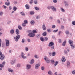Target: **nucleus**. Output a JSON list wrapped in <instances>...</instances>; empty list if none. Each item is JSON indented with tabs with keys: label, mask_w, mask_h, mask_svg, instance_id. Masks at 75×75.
Listing matches in <instances>:
<instances>
[{
	"label": "nucleus",
	"mask_w": 75,
	"mask_h": 75,
	"mask_svg": "<svg viewBox=\"0 0 75 75\" xmlns=\"http://www.w3.org/2000/svg\"><path fill=\"white\" fill-rule=\"evenodd\" d=\"M45 41H47V40H48V38H45Z\"/></svg>",
	"instance_id": "46"
},
{
	"label": "nucleus",
	"mask_w": 75,
	"mask_h": 75,
	"mask_svg": "<svg viewBox=\"0 0 75 75\" xmlns=\"http://www.w3.org/2000/svg\"><path fill=\"white\" fill-rule=\"evenodd\" d=\"M55 27V25H53L52 26V28H54Z\"/></svg>",
	"instance_id": "49"
},
{
	"label": "nucleus",
	"mask_w": 75,
	"mask_h": 75,
	"mask_svg": "<svg viewBox=\"0 0 75 75\" xmlns=\"http://www.w3.org/2000/svg\"><path fill=\"white\" fill-rule=\"evenodd\" d=\"M35 8L36 10H39V8L37 7H35Z\"/></svg>",
	"instance_id": "36"
},
{
	"label": "nucleus",
	"mask_w": 75,
	"mask_h": 75,
	"mask_svg": "<svg viewBox=\"0 0 75 75\" xmlns=\"http://www.w3.org/2000/svg\"><path fill=\"white\" fill-rule=\"evenodd\" d=\"M6 46H8L9 45V43L10 42L9 40H6Z\"/></svg>",
	"instance_id": "7"
},
{
	"label": "nucleus",
	"mask_w": 75,
	"mask_h": 75,
	"mask_svg": "<svg viewBox=\"0 0 75 75\" xmlns=\"http://www.w3.org/2000/svg\"><path fill=\"white\" fill-rule=\"evenodd\" d=\"M16 33L17 35L19 34V30H18V29H16Z\"/></svg>",
	"instance_id": "16"
},
{
	"label": "nucleus",
	"mask_w": 75,
	"mask_h": 75,
	"mask_svg": "<svg viewBox=\"0 0 75 75\" xmlns=\"http://www.w3.org/2000/svg\"><path fill=\"white\" fill-rule=\"evenodd\" d=\"M72 73L73 74H75V71H73L72 72Z\"/></svg>",
	"instance_id": "50"
},
{
	"label": "nucleus",
	"mask_w": 75,
	"mask_h": 75,
	"mask_svg": "<svg viewBox=\"0 0 75 75\" xmlns=\"http://www.w3.org/2000/svg\"><path fill=\"white\" fill-rule=\"evenodd\" d=\"M69 43L70 44V46H71V48L74 49L75 48V46L74 45V44H73V42L71 40H69Z\"/></svg>",
	"instance_id": "2"
},
{
	"label": "nucleus",
	"mask_w": 75,
	"mask_h": 75,
	"mask_svg": "<svg viewBox=\"0 0 75 75\" xmlns=\"http://www.w3.org/2000/svg\"><path fill=\"white\" fill-rule=\"evenodd\" d=\"M66 42H67V41H65L63 43L62 45L63 46H65V44H66Z\"/></svg>",
	"instance_id": "18"
},
{
	"label": "nucleus",
	"mask_w": 75,
	"mask_h": 75,
	"mask_svg": "<svg viewBox=\"0 0 75 75\" xmlns=\"http://www.w3.org/2000/svg\"><path fill=\"white\" fill-rule=\"evenodd\" d=\"M22 58L23 59H25L26 58V57L24 56V54L23 52H21Z\"/></svg>",
	"instance_id": "5"
},
{
	"label": "nucleus",
	"mask_w": 75,
	"mask_h": 75,
	"mask_svg": "<svg viewBox=\"0 0 75 75\" xmlns=\"http://www.w3.org/2000/svg\"><path fill=\"white\" fill-rule=\"evenodd\" d=\"M2 14H3V12H0V16H2Z\"/></svg>",
	"instance_id": "55"
},
{
	"label": "nucleus",
	"mask_w": 75,
	"mask_h": 75,
	"mask_svg": "<svg viewBox=\"0 0 75 75\" xmlns=\"http://www.w3.org/2000/svg\"><path fill=\"white\" fill-rule=\"evenodd\" d=\"M44 59L45 60L47 63H50V61L48 59V58H47L46 57H45Z\"/></svg>",
	"instance_id": "8"
},
{
	"label": "nucleus",
	"mask_w": 75,
	"mask_h": 75,
	"mask_svg": "<svg viewBox=\"0 0 75 75\" xmlns=\"http://www.w3.org/2000/svg\"><path fill=\"white\" fill-rule=\"evenodd\" d=\"M54 75H57V72L55 73H54Z\"/></svg>",
	"instance_id": "63"
},
{
	"label": "nucleus",
	"mask_w": 75,
	"mask_h": 75,
	"mask_svg": "<svg viewBox=\"0 0 75 75\" xmlns=\"http://www.w3.org/2000/svg\"><path fill=\"white\" fill-rule=\"evenodd\" d=\"M21 14L22 16H24L25 15V14H24V12H21Z\"/></svg>",
	"instance_id": "27"
},
{
	"label": "nucleus",
	"mask_w": 75,
	"mask_h": 75,
	"mask_svg": "<svg viewBox=\"0 0 75 75\" xmlns=\"http://www.w3.org/2000/svg\"><path fill=\"white\" fill-rule=\"evenodd\" d=\"M54 44V42H50L49 44V47H51V46L53 45Z\"/></svg>",
	"instance_id": "10"
},
{
	"label": "nucleus",
	"mask_w": 75,
	"mask_h": 75,
	"mask_svg": "<svg viewBox=\"0 0 75 75\" xmlns=\"http://www.w3.org/2000/svg\"><path fill=\"white\" fill-rule=\"evenodd\" d=\"M61 28H62V29H64V26H61Z\"/></svg>",
	"instance_id": "51"
},
{
	"label": "nucleus",
	"mask_w": 75,
	"mask_h": 75,
	"mask_svg": "<svg viewBox=\"0 0 75 75\" xmlns=\"http://www.w3.org/2000/svg\"><path fill=\"white\" fill-rule=\"evenodd\" d=\"M47 32L48 33H50V32H51V30L50 29H47Z\"/></svg>",
	"instance_id": "32"
},
{
	"label": "nucleus",
	"mask_w": 75,
	"mask_h": 75,
	"mask_svg": "<svg viewBox=\"0 0 75 75\" xmlns=\"http://www.w3.org/2000/svg\"><path fill=\"white\" fill-rule=\"evenodd\" d=\"M10 32L11 34H13L14 33V30H11Z\"/></svg>",
	"instance_id": "20"
},
{
	"label": "nucleus",
	"mask_w": 75,
	"mask_h": 75,
	"mask_svg": "<svg viewBox=\"0 0 75 75\" xmlns=\"http://www.w3.org/2000/svg\"><path fill=\"white\" fill-rule=\"evenodd\" d=\"M58 42L59 43H61V42H62V41H61V40L60 39L59 40Z\"/></svg>",
	"instance_id": "41"
},
{
	"label": "nucleus",
	"mask_w": 75,
	"mask_h": 75,
	"mask_svg": "<svg viewBox=\"0 0 75 75\" xmlns=\"http://www.w3.org/2000/svg\"><path fill=\"white\" fill-rule=\"evenodd\" d=\"M61 33V31H60L59 33V35Z\"/></svg>",
	"instance_id": "62"
},
{
	"label": "nucleus",
	"mask_w": 75,
	"mask_h": 75,
	"mask_svg": "<svg viewBox=\"0 0 75 75\" xmlns=\"http://www.w3.org/2000/svg\"><path fill=\"white\" fill-rule=\"evenodd\" d=\"M61 10L63 12H65V10L64 9L62 8H61Z\"/></svg>",
	"instance_id": "33"
},
{
	"label": "nucleus",
	"mask_w": 75,
	"mask_h": 75,
	"mask_svg": "<svg viewBox=\"0 0 75 75\" xmlns=\"http://www.w3.org/2000/svg\"><path fill=\"white\" fill-rule=\"evenodd\" d=\"M33 33H31L28 34V35L29 37H33L35 36V34L34 33H36L37 31L36 30H33Z\"/></svg>",
	"instance_id": "1"
},
{
	"label": "nucleus",
	"mask_w": 75,
	"mask_h": 75,
	"mask_svg": "<svg viewBox=\"0 0 75 75\" xmlns=\"http://www.w3.org/2000/svg\"><path fill=\"white\" fill-rule=\"evenodd\" d=\"M3 7H4V8H7V6H5L3 5Z\"/></svg>",
	"instance_id": "44"
},
{
	"label": "nucleus",
	"mask_w": 75,
	"mask_h": 75,
	"mask_svg": "<svg viewBox=\"0 0 75 75\" xmlns=\"http://www.w3.org/2000/svg\"><path fill=\"white\" fill-rule=\"evenodd\" d=\"M9 10H11V9H12V8H11V6L9 7Z\"/></svg>",
	"instance_id": "58"
},
{
	"label": "nucleus",
	"mask_w": 75,
	"mask_h": 75,
	"mask_svg": "<svg viewBox=\"0 0 75 75\" xmlns=\"http://www.w3.org/2000/svg\"><path fill=\"white\" fill-rule=\"evenodd\" d=\"M27 23H28L27 21L26 20H25L24 21V23L22 24V25H23V27H24L26 25V24H27Z\"/></svg>",
	"instance_id": "4"
},
{
	"label": "nucleus",
	"mask_w": 75,
	"mask_h": 75,
	"mask_svg": "<svg viewBox=\"0 0 75 75\" xmlns=\"http://www.w3.org/2000/svg\"><path fill=\"white\" fill-rule=\"evenodd\" d=\"M30 23L31 24H34V21H31Z\"/></svg>",
	"instance_id": "26"
},
{
	"label": "nucleus",
	"mask_w": 75,
	"mask_h": 75,
	"mask_svg": "<svg viewBox=\"0 0 75 75\" xmlns=\"http://www.w3.org/2000/svg\"><path fill=\"white\" fill-rule=\"evenodd\" d=\"M41 69L43 71L44 70V67H41Z\"/></svg>",
	"instance_id": "40"
},
{
	"label": "nucleus",
	"mask_w": 75,
	"mask_h": 75,
	"mask_svg": "<svg viewBox=\"0 0 75 75\" xmlns=\"http://www.w3.org/2000/svg\"><path fill=\"white\" fill-rule=\"evenodd\" d=\"M53 2L54 3H56L57 2V0H54Z\"/></svg>",
	"instance_id": "42"
},
{
	"label": "nucleus",
	"mask_w": 75,
	"mask_h": 75,
	"mask_svg": "<svg viewBox=\"0 0 75 75\" xmlns=\"http://www.w3.org/2000/svg\"><path fill=\"white\" fill-rule=\"evenodd\" d=\"M14 38L15 39V40L16 41H18V39L19 38H20V35H18L16 37V38Z\"/></svg>",
	"instance_id": "6"
},
{
	"label": "nucleus",
	"mask_w": 75,
	"mask_h": 75,
	"mask_svg": "<svg viewBox=\"0 0 75 75\" xmlns=\"http://www.w3.org/2000/svg\"><path fill=\"white\" fill-rule=\"evenodd\" d=\"M1 39H0V47H1Z\"/></svg>",
	"instance_id": "56"
},
{
	"label": "nucleus",
	"mask_w": 75,
	"mask_h": 75,
	"mask_svg": "<svg viewBox=\"0 0 75 75\" xmlns=\"http://www.w3.org/2000/svg\"><path fill=\"white\" fill-rule=\"evenodd\" d=\"M3 67H4L3 65L2 64H0V67H1V68H3Z\"/></svg>",
	"instance_id": "48"
},
{
	"label": "nucleus",
	"mask_w": 75,
	"mask_h": 75,
	"mask_svg": "<svg viewBox=\"0 0 75 75\" xmlns=\"http://www.w3.org/2000/svg\"><path fill=\"white\" fill-rule=\"evenodd\" d=\"M62 62H65V61H66V59H65V57H63L62 59Z\"/></svg>",
	"instance_id": "11"
},
{
	"label": "nucleus",
	"mask_w": 75,
	"mask_h": 75,
	"mask_svg": "<svg viewBox=\"0 0 75 75\" xmlns=\"http://www.w3.org/2000/svg\"><path fill=\"white\" fill-rule=\"evenodd\" d=\"M17 67H20V64H18L17 65Z\"/></svg>",
	"instance_id": "52"
},
{
	"label": "nucleus",
	"mask_w": 75,
	"mask_h": 75,
	"mask_svg": "<svg viewBox=\"0 0 75 75\" xmlns=\"http://www.w3.org/2000/svg\"><path fill=\"white\" fill-rule=\"evenodd\" d=\"M66 34H69V32L68 31H66Z\"/></svg>",
	"instance_id": "47"
},
{
	"label": "nucleus",
	"mask_w": 75,
	"mask_h": 75,
	"mask_svg": "<svg viewBox=\"0 0 75 75\" xmlns=\"http://www.w3.org/2000/svg\"><path fill=\"white\" fill-rule=\"evenodd\" d=\"M57 31H58V29L56 30H54L53 31L54 33H56L57 32Z\"/></svg>",
	"instance_id": "31"
},
{
	"label": "nucleus",
	"mask_w": 75,
	"mask_h": 75,
	"mask_svg": "<svg viewBox=\"0 0 75 75\" xmlns=\"http://www.w3.org/2000/svg\"><path fill=\"white\" fill-rule=\"evenodd\" d=\"M51 62L52 64H54L55 63V61H54V60H52Z\"/></svg>",
	"instance_id": "30"
},
{
	"label": "nucleus",
	"mask_w": 75,
	"mask_h": 75,
	"mask_svg": "<svg viewBox=\"0 0 75 75\" xmlns=\"http://www.w3.org/2000/svg\"><path fill=\"white\" fill-rule=\"evenodd\" d=\"M18 28L19 29V30H21L22 28L21 26H18Z\"/></svg>",
	"instance_id": "38"
},
{
	"label": "nucleus",
	"mask_w": 75,
	"mask_h": 75,
	"mask_svg": "<svg viewBox=\"0 0 75 75\" xmlns=\"http://www.w3.org/2000/svg\"><path fill=\"white\" fill-rule=\"evenodd\" d=\"M51 48L52 49H54V46H52L51 47Z\"/></svg>",
	"instance_id": "59"
},
{
	"label": "nucleus",
	"mask_w": 75,
	"mask_h": 75,
	"mask_svg": "<svg viewBox=\"0 0 75 75\" xmlns=\"http://www.w3.org/2000/svg\"><path fill=\"white\" fill-rule=\"evenodd\" d=\"M25 7H26V8L27 9H29V6H28V5L27 4L26 5Z\"/></svg>",
	"instance_id": "22"
},
{
	"label": "nucleus",
	"mask_w": 75,
	"mask_h": 75,
	"mask_svg": "<svg viewBox=\"0 0 75 75\" xmlns=\"http://www.w3.org/2000/svg\"><path fill=\"white\" fill-rule=\"evenodd\" d=\"M10 2H6L5 3V4L7 6H9L10 5Z\"/></svg>",
	"instance_id": "17"
},
{
	"label": "nucleus",
	"mask_w": 75,
	"mask_h": 75,
	"mask_svg": "<svg viewBox=\"0 0 75 75\" xmlns=\"http://www.w3.org/2000/svg\"><path fill=\"white\" fill-rule=\"evenodd\" d=\"M35 58H38V56H37L36 55L35 56Z\"/></svg>",
	"instance_id": "39"
},
{
	"label": "nucleus",
	"mask_w": 75,
	"mask_h": 75,
	"mask_svg": "<svg viewBox=\"0 0 75 75\" xmlns=\"http://www.w3.org/2000/svg\"><path fill=\"white\" fill-rule=\"evenodd\" d=\"M8 70L9 72H13V70H12L11 69H8Z\"/></svg>",
	"instance_id": "14"
},
{
	"label": "nucleus",
	"mask_w": 75,
	"mask_h": 75,
	"mask_svg": "<svg viewBox=\"0 0 75 75\" xmlns=\"http://www.w3.org/2000/svg\"><path fill=\"white\" fill-rule=\"evenodd\" d=\"M22 42H24V40L23 39H22Z\"/></svg>",
	"instance_id": "57"
},
{
	"label": "nucleus",
	"mask_w": 75,
	"mask_h": 75,
	"mask_svg": "<svg viewBox=\"0 0 75 75\" xmlns=\"http://www.w3.org/2000/svg\"><path fill=\"white\" fill-rule=\"evenodd\" d=\"M46 35H47V32H44L42 34L43 36H45Z\"/></svg>",
	"instance_id": "21"
},
{
	"label": "nucleus",
	"mask_w": 75,
	"mask_h": 75,
	"mask_svg": "<svg viewBox=\"0 0 75 75\" xmlns=\"http://www.w3.org/2000/svg\"><path fill=\"white\" fill-rule=\"evenodd\" d=\"M0 56H1L0 59H4V56L3 54H2V53L1 52H0Z\"/></svg>",
	"instance_id": "3"
},
{
	"label": "nucleus",
	"mask_w": 75,
	"mask_h": 75,
	"mask_svg": "<svg viewBox=\"0 0 75 75\" xmlns=\"http://www.w3.org/2000/svg\"><path fill=\"white\" fill-rule=\"evenodd\" d=\"M58 62L57 61L54 64L55 66H56V65H57L58 64Z\"/></svg>",
	"instance_id": "28"
},
{
	"label": "nucleus",
	"mask_w": 75,
	"mask_h": 75,
	"mask_svg": "<svg viewBox=\"0 0 75 75\" xmlns=\"http://www.w3.org/2000/svg\"><path fill=\"white\" fill-rule=\"evenodd\" d=\"M34 62V60L33 59H32L30 62V64H33Z\"/></svg>",
	"instance_id": "19"
},
{
	"label": "nucleus",
	"mask_w": 75,
	"mask_h": 75,
	"mask_svg": "<svg viewBox=\"0 0 75 75\" xmlns=\"http://www.w3.org/2000/svg\"><path fill=\"white\" fill-rule=\"evenodd\" d=\"M67 66L68 67V66H69V65H70V62H67Z\"/></svg>",
	"instance_id": "23"
},
{
	"label": "nucleus",
	"mask_w": 75,
	"mask_h": 75,
	"mask_svg": "<svg viewBox=\"0 0 75 75\" xmlns=\"http://www.w3.org/2000/svg\"><path fill=\"white\" fill-rule=\"evenodd\" d=\"M30 14L31 15L34 14V12L33 11H31L30 12Z\"/></svg>",
	"instance_id": "24"
},
{
	"label": "nucleus",
	"mask_w": 75,
	"mask_h": 75,
	"mask_svg": "<svg viewBox=\"0 0 75 75\" xmlns=\"http://www.w3.org/2000/svg\"><path fill=\"white\" fill-rule=\"evenodd\" d=\"M40 40L41 41H44V38H40Z\"/></svg>",
	"instance_id": "35"
},
{
	"label": "nucleus",
	"mask_w": 75,
	"mask_h": 75,
	"mask_svg": "<svg viewBox=\"0 0 75 75\" xmlns=\"http://www.w3.org/2000/svg\"><path fill=\"white\" fill-rule=\"evenodd\" d=\"M33 1H30V4H33Z\"/></svg>",
	"instance_id": "60"
},
{
	"label": "nucleus",
	"mask_w": 75,
	"mask_h": 75,
	"mask_svg": "<svg viewBox=\"0 0 75 75\" xmlns=\"http://www.w3.org/2000/svg\"><path fill=\"white\" fill-rule=\"evenodd\" d=\"M72 24L73 25H75V21H73L72 22Z\"/></svg>",
	"instance_id": "43"
},
{
	"label": "nucleus",
	"mask_w": 75,
	"mask_h": 75,
	"mask_svg": "<svg viewBox=\"0 0 75 75\" xmlns=\"http://www.w3.org/2000/svg\"><path fill=\"white\" fill-rule=\"evenodd\" d=\"M34 2V3H35V4H36L37 3V1H35Z\"/></svg>",
	"instance_id": "45"
},
{
	"label": "nucleus",
	"mask_w": 75,
	"mask_h": 75,
	"mask_svg": "<svg viewBox=\"0 0 75 75\" xmlns=\"http://www.w3.org/2000/svg\"><path fill=\"white\" fill-rule=\"evenodd\" d=\"M28 42H30V41H31V40H30V39H28Z\"/></svg>",
	"instance_id": "53"
},
{
	"label": "nucleus",
	"mask_w": 75,
	"mask_h": 75,
	"mask_svg": "<svg viewBox=\"0 0 75 75\" xmlns=\"http://www.w3.org/2000/svg\"><path fill=\"white\" fill-rule=\"evenodd\" d=\"M31 66L30 65L27 64V67H26L27 69H30V68H31Z\"/></svg>",
	"instance_id": "13"
},
{
	"label": "nucleus",
	"mask_w": 75,
	"mask_h": 75,
	"mask_svg": "<svg viewBox=\"0 0 75 75\" xmlns=\"http://www.w3.org/2000/svg\"><path fill=\"white\" fill-rule=\"evenodd\" d=\"M64 53L65 54H67V51H65Z\"/></svg>",
	"instance_id": "64"
},
{
	"label": "nucleus",
	"mask_w": 75,
	"mask_h": 75,
	"mask_svg": "<svg viewBox=\"0 0 75 75\" xmlns=\"http://www.w3.org/2000/svg\"><path fill=\"white\" fill-rule=\"evenodd\" d=\"M51 8L53 10V11H55L56 10V8L54 6H51Z\"/></svg>",
	"instance_id": "12"
},
{
	"label": "nucleus",
	"mask_w": 75,
	"mask_h": 75,
	"mask_svg": "<svg viewBox=\"0 0 75 75\" xmlns=\"http://www.w3.org/2000/svg\"><path fill=\"white\" fill-rule=\"evenodd\" d=\"M25 50L26 51H28V47H26L25 48Z\"/></svg>",
	"instance_id": "34"
},
{
	"label": "nucleus",
	"mask_w": 75,
	"mask_h": 75,
	"mask_svg": "<svg viewBox=\"0 0 75 75\" xmlns=\"http://www.w3.org/2000/svg\"><path fill=\"white\" fill-rule=\"evenodd\" d=\"M2 64L3 65H5V64H6V62H3Z\"/></svg>",
	"instance_id": "54"
},
{
	"label": "nucleus",
	"mask_w": 75,
	"mask_h": 75,
	"mask_svg": "<svg viewBox=\"0 0 75 75\" xmlns=\"http://www.w3.org/2000/svg\"><path fill=\"white\" fill-rule=\"evenodd\" d=\"M42 28L43 30H46V27H45V25H43Z\"/></svg>",
	"instance_id": "15"
},
{
	"label": "nucleus",
	"mask_w": 75,
	"mask_h": 75,
	"mask_svg": "<svg viewBox=\"0 0 75 75\" xmlns=\"http://www.w3.org/2000/svg\"><path fill=\"white\" fill-rule=\"evenodd\" d=\"M48 74H49V75H51V74H52V73H51V71H49L48 72Z\"/></svg>",
	"instance_id": "37"
},
{
	"label": "nucleus",
	"mask_w": 75,
	"mask_h": 75,
	"mask_svg": "<svg viewBox=\"0 0 75 75\" xmlns=\"http://www.w3.org/2000/svg\"><path fill=\"white\" fill-rule=\"evenodd\" d=\"M13 9L14 11H16V10H17V7H16L14 6L13 7Z\"/></svg>",
	"instance_id": "25"
},
{
	"label": "nucleus",
	"mask_w": 75,
	"mask_h": 75,
	"mask_svg": "<svg viewBox=\"0 0 75 75\" xmlns=\"http://www.w3.org/2000/svg\"><path fill=\"white\" fill-rule=\"evenodd\" d=\"M40 67V64H36L35 66V68L36 69H38V67Z\"/></svg>",
	"instance_id": "9"
},
{
	"label": "nucleus",
	"mask_w": 75,
	"mask_h": 75,
	"mask_svg": "<svg viewBox=\"0 0 75 75\" xmlns=\"http://www.w3.org/2000/svg\"><path fill=\"white\" fill-rule=\"evenodd\" d=\"M39 18H40V17H39V16L36 17L37 19H38Z\"/></svg>",
	"instance_id": "61"
},
{
	"label": "nucleus",
	"mask_w": 75,
	"mask_h": 75,
	"mask_svg": "<svg viewBox=\"0 0 75 75\" xmlns=\"http://www.w3.org/2000/svg\"><path fill=\"white\" fill-rule=\"evenodd\" d=\"M55 52H53L52 54V56H55Z\"/></svg>",
	"instance_id": "29"
}]
</instances>
